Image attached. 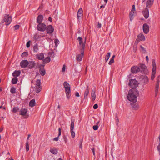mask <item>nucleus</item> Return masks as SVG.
<instances>
[{"label":"nucleus","mask_w":160,"mask_h":160,"mask_svg":"<svg viewBox=\"0 0 160 160\" xmlns=\"http://www.w3.org/2000/svg\"><path fill=\"white\" fill-rule=\"evenodd\" d=\"M138 95V91L134 89H131L129 91L127 98L129 101L135 102L137 101Z\"/></svg>","instance_id":"1"},{"label":"nucleus","mask_w":160,"mask_h":160,"mask_svg":"<svg viewBox=\"0 0 160 160\" xmlns=\"http://www.w3.org/2000/svg\"><path fill=\"white\" fill-rule=\"evenodd\" d=\"M38 30H54V29L52 25H49L48 27L44 23H39L37 26Z\"/></svg>","instance_id":"2"},{"label":"nucleus","mask_w":160,"mask_h":160,"mask_svg":"<svg viewBox=\"0 0 160 160\" xmlns=\"http://www.w3.org/2000/svg\"><path fill=\"white\" fill-rule=\"evenodd\" d=\"M63 86L65 88V91L67 98L68 99H69L71 96L70 86L67 82H64Z\"/></svg>","instance_id":"3"},{"label":"nucleus","mask_w":160,"mask_h":160,"mask_svg":"<svg viewBox=\"0 0 160 160\" xmlns=\"http://www.w3.org/2000/svg\"><path fill=\"white\" fill-rule=\"evenodd\" d=\"M152 70L151 79L152 80H153L155 77L157 69V66L154 60H153L152 61Z\"/></svg>","instance_id":"4"},{"label":"nucleus","mask_w":160,"mask_h":160,"mask_svg":"<svg viewBox=\"0 0 160 160\" xmlns=\"http://www.w3.org/2000/svg\"><path fill=\"white\" fill-rule=\"evenodd\" d=\"M12 21V18L11 16H9L8 15H6L4 18V19L1 22L0 24L3 23L4 22L5 23V24L6 25H8L10 24Z\"/></svg>","instance_id":"5"},{"label":"nucleus","mask_w":160,"mask_h":160,"mask_svg":"<svg viewBox=\"0 0 160 160\" xmlns=\"http://www.w3.org/2000/svg\"><path fill=\"white\" fill-rule=\"evenodd\" d=\"M78 40L79 42V46L81 48V50L83 49L84 50L86 40H84L82 38L78 37Z\"/></svg>","instance_id":"6"},{"label":"nucleus","mask_w":160,"mask_h":160,"mask_svg":"<svg viewBox=\"0 0 160 160\" xmlns=\"http://www.w3.org/2000/svg\"><path fill=\"white\" fill-rule=\"evenodd\" d=\"M84 52V50L83 49H81L80 50V53L77 54L76 59L77 62H80L82 61V58L83 56Z\"/></svg>","instance_id":"7"},{"label":"nucleus","mask_w":160,"mask_h":160,"mask_svg":"<svg viewBox=\"0 0 160 160\" xmlns=\"http://www.w3.org/2000/svg\"><path fill=\"white\" fill-rule=\"evenodd\" d=\"M138 82L135 79H131L129 81V85L131 88H136L138 85Z\"/></svg>","instance_id":"8"},{"label":"nucleus","mask_w":160,"mask_h":160,"mask_svg":"<svg viewBox=\"0 0 160 160\" xmlns=\"http://www.w3.org/2000/svg\"><path fill=\"white\" fill-rule=\"evenodd\" d=\"M27 112L28 110L27 109L22 108L20 111V114L21 115L23 116L24 118H27L29 116Z\"/></svg>","instance_id":"9"},{"label":"nucleus","mask_w":160,"mask_h":160,"mask_svg":"<svg viewBox=\"0 0 160 160\" xmlns=\"http://www.w3.org/2000/svg\"><path fill=\"white\" fill-rule=\"evenodd\" d=\"M145 39L144 36L142 33L139 34L135 42V44L137 45L138 42L141 41H144Z\"/></svg>","instance_id":"10"},{"label":"nucleus","mask_w":160,"mask_h":160,"mask_svg":"<svg viewBox=\"0 0 160 160\" xmlns=\"http://www.w3.org/2000/svg\"><path fill=\"white\" fill-rule=\"evenodd\" d=\"M40 81L38 79L37 80L36 83V92L38 93L41 90V88L40 86Z\"/></svg>","instance_id":"11"},{"label":"nucleus","mask_w":160,"mask_h":160,"mask_svg":"<svg viewBox=\"0 0 160 160\" xmlns=\"http://www.w3.org/2000/svg\"><path fill=\"white\" fill-rule=\"evenodd\" d=\"M82 12L83 10L81 8H80L78 12L77 19L78 20V22H81L80 20V18H81L83 16Z\"/></svg>","instance_id":"12"},{"label":"nucleus","mask_w":160,"mask_h":160,"mask_svg":"<svg viewBox=\"0 0 160 160\" xmlns=\"http://www.w3.org/2000/svg\"><path fill=\"white\" fill-rule=\"evenodd\" d=\"M140 69L137 66H134L132 67L131 69V71L133 73H137L139 71Z\"/></svg>","instance_id":"13"},{"label":"nucleus","mask_w":160,"mask_h":160,"mask_svg":"<svg viewBox=\"0 0 160 160\" xmlns=\"http://www.w3.org/2000/svg\"><path fill=\"white\" fill-rule=\"evenodd\" d=\"M28 62L26 60H23L20 63V66L22 68H25L28 66Z\"/></svg>","instance_id":"14"},{"label":"nucleus","mask_w":160,"mask_h":160,"mask_svg":"<svg viewBox=\"0 0 160 160\" xmlns=\"http://www.w3.org/2000/svg\"><path fill=\"white\" fill-rule=\"evenodd\" d=\"M147 8H148L146 7V9L143 12L144 16L146 19H147L148 18L149 15V10Z\"/></svg>","instance_id":"15"},{"label":"nucleus","mask_w":160,"mask_h":160,"mask_svg":"<svg viewBox=\"0 0 160 160\" xmlns=\"http://www.w3.org/2000/svg\"><path fill=\"white\" fill-rule=\"evenodd\" d=\"M136 12H131L130 13L129 17H130V20L131 21H132L134 17L136 15Z\"/></svg>","instance_id":"16"},{"label":"nucleus","mask_w":160,"mask_h":160,"mask_svg":"<svg viewBox=\"0 0 160 160\" xmlns=\"http://www.w3.org/2000/svg\"><path fill=\"white\" fill-rule=\"evenodd\" d=\"M43 19V17L42 15H39L37 18V21L38 24L42 23Z\"/></svg>","instance_id":"17"},{"label":"nucleus","mask_w":160,"mask_h":160,"mask_svg":"<svg viewBox=\"0 0 160 160\" xmlns=\"http://www.w3.org/2000/svg\"><path fill=\"white\" fill-rule=\"evenodd\" d=\"M36 58L40 60H42L44 58V55L42 53H40L36 55Z\"/></svg>","instance_id":"18"},{"label":"nucleus","mask_w":160,"mask_h":160,"mask_svg":"<svg viewBox=\"0 0 160 160\" xmlns=\"http://www.w3.org/2000/svg\"><path fill=\"white\" fill-rule=\"evenodd\" d=\"M153 0H147L146 3V8H149L152 4Z\"/></svg>","instance_id":"19"},{"label":"nucleus","mask_w":160,"mask_h":160,"mask_svg":"<svg viewBox=\"0 0 160 160\" xmlns=\"http://www.w3.org/2000/svg\"><path fill=\"white\" fill-rule=\"evenodd\" d=\"M143 81L145 84H147L148 82V77L146 76H143L141 77Z\"/></svg>","instance_id":"20"},{"label":"nucleus","mask_w":160,"mask_h":160,"mask_svg":"<svg viewBox=\"0 0 160 160\" xmlns=\"http://www.w3.org/2000/svg\"><path fill=\"white\" fill-rule=\"evenodd\" d=\"M43 67L44 66H41L40 69V73L42 76H44L45 74V70L43 69Z\"/></svg>","instance_id":"21"},{"label":"nucleus","mask_w":160,"mask_h":160,"mask_svg":"<svg viewBox=\"0 0 160 160\" xmlns=\"http://www.w3.org/2000/svg\"><path fill=\"white\" fill-rule=\"evenodd\" d=\"M35 66V63L34 62L31 61L28 62V66L29 68H31Z\"/></svg>","instance_id":"22"},{"label":"nucleus","mask_w":160,"mask_h":160,"mask_svg":"<svg viewBox=\"0 0 160 160\" xmlns=\"http://www.w3.org/2000/svg\"><path fill=\"white\" fill-rule=\"evenodd\" d=\"M139 108V104L137 103L134 104L132 105V108L134 110H138Z\"/></svg>","instance_id":"23"},{"label":"nucleus","mask_w":160,"mask_h":160,"mask_svg":"<svg viewBox=\"0 0 160 160\" xmlns=\"http://www.w3.org/2000/svg\"><path fill=\"white\" fill-rule=\"evenodd\" d=\"M20 74V72L19 71H15L12 73V75L13 77H16L18 76Z\"/></svg>","instance_id":"24"},{"label":"nucleus","mask_w":160,"mask_h":160,"mask_svg":"<svg viewBox=\"0 0 160 160\" xmlns=\"http://www.w3.org/2000/svg\"><path fill=\"white\" fill-rule=\"evenodd\" d=\"M50 151L53 154H56L58 152V150L57 149L53 148H50Z\"/></svg>","instance_id":"25"},{"label":"nucleus","mask_w":160,"mask_h":160,"mask_svg":"<svg viewBox=\"0 0 160 160\" xmlns=\"http://www.w3.org/2000/svg\"><path fill=\"white\" fill-rule=\"evenodd\" d=\"M35 101L34 99H33L30 101L29 102V105L31 107H32L35 105Z\"/></svg>","instance_id":"26"},{"label":"nucleus","mask_w":160,"mask_h":160,"mask_svg":"<svg viewBox=\"0 0 160 160\" xmlns=\"http://www.w3.org/2000/svg\"><path fill=\"white\" fill-rule=\"evenodd\" d=\"M91 95L92 100L93 101H94L95 100V98H96L95 91H94L92 90V91L91 93Z\"/></svg>","instance_id":"27"},{"label":"nucleus","mask_w":160,"mask_h":160,"mask_svg":"<svg viewBox=\"0 0 160 160\" xmlns=\"http://www.w3.org/2000/svg\"><path fill=\"white\" fill-rule=\"evenodd\" d=\"M88 93H89V90H88V88H87L86 89V90L85 91L84 95V98H87L88 95Z\"/></svg>","instance_id":"28"},{"label":"nucleus","mask_w":160,"mask_h":160,"mask_svg":"<svg viewBox=\"0 0 160 160\" xmlns=\"http://www.w3.org/2000/svg\"><path fill=\"white\" fill-rule=\"evenodd\" d=\"M149 28L148 25L146 24H144L143 26V30H149Z\"/></svg>","instance_id":"29"},{"label":"nucleus","mask_w":160,"mask_h":160,"mask_svg":"<svg viewBox=\"0 0 160 160\" xmlns=\"http://www.w3.org/2000/svg\"><path fill=\"white\" fill-rule=\"evenodd\" d=\"M50 58L49 57H48L45 58L43 60V62L45 63H47L50 62Z\"/></svg>","instance_id":"30"},{"label":"nucleus","mask_w":160,"mask_h":160,"mask_svg":"<svg viewBox=\"0 0 160 160\" xmlns=\"http://www.w3.org/2000/svg\"><path fill=\"white\" fill-rule=\"evenodd\" d=\"M18 81V78L16 77H14L12 80V83L13 84H16Z\"/></svg>","instance_id":"31"},{"label":"nucleus","mask_w":160,"mask_h":160,"mask_svg":"<svg viewBox=\"0 0 160 160\" xmlns=\"http://www.w3.org/2000/svg\"><path fill=\"white\" fill-rule=\"evenodd\" d=\"M74 121L72 120L70 127V130H74Z\"/></svg>","instance_id":"32"},{"label":"nucleus","mask_w":160,"mask_h":160,"mask_svg":"<svg viewBox=\"0 0 160 160\" xmlns=\"http://www.w3.org/2000/svg\"><path fill=\"white\" fill-rule=\"evenodd\" d=\"M71 135L72 137L74 138L75 135V133L74 130H70Z\"/></svg>","instance_id":"33"},{"label":"nucleus","mask_w":160,"mask_h":160,"mask_svg":"<svg viewBox=\"0 0 160 160\" xmlns=\"http://www.w3.org/2000/svg\"><path fill=\"white\" fill-rule=\"evenodd\" d=\"M110 56V52H108L107 55L106 56L105 58V60L106 61V62H107Z\"/></svg>","instance_id":"34"},{"label":"nucleus","mask_w":160,"mask_h":160,"mask_svg":"<svg viewBox=\"0 0 160 160\" xmlns=\"http://www.w3.org/2000/svg\"><path fill=\"white\" fill-rule=\"evenodd\" d=\"M159 81H158L157 83L156 86L155 88V91H158V89H159Z\"/></svg>","instance_id":"35"},{"label":"nucleus","mask_w":160,"mask_h":160,"mask_svg":"<svg viewBox=\"0 0 160 160\" xmlns=\"http://www.w3.org/2000/svg\"><path fill=\"white\" fill-rule=\"evenodd\" d=\"M140 67H141L142 69L144 70H146L147 69V68L146 66L144 64H141Z\"/></svg>","instance_id":"36"},{"label":"nucleus","mask_w":160,"mask_h":160,"mask_svg":"<svg viewBox=\"0 0 160 160\" xmlns=\"http://www.w3.org/2000/svg\"><path fill=\"white\" fill-rule=\"evenodd\" d=\"M140 50L143 53H145L146 52L145 49L142 46H140Z\"/></svg>","instance_id":"37"},{"label":"nucleus","mask_w":160,"mask_h":160,"mask_svg":"<svg viewBox=\"0 0 160 160\" xmlns=\"http://www.w3.org/2000/svg\"><path fill=\"white\" fill-rule=\"evenodd\" d=\"M28 52H23L22 53L21 56L22 57H24L27 56H28Z\"/></svg>","instance_id":"38"},{"label":"nucleus","mask_w":160,"mask_h":160,"mask_svg":"<svg viewBox=\"0 0 160 160\" xmlns=\"http://www.w3.org/2000/svg\"><path fill=\"white\" fill-rule=\"evenodd\" d=\"M16 91V89L14 87H12L10 90V92L12 93H15Z\"/></svg>","instance_id":"39"},{"label":"nucleus","mask_w":160,"mask_h":160,"mask_svg":"<svg viewBox=\"0 0 160 160\" xmlns=\"http://www.w3.org/2000/svg\"><path fill=\"white\" fill-rule=\"evenodd\" d=\"M26 149L27 151H28L29 150V146L28 141H27L26 143Z\"/></svg>","instance_id":"40"},{"label":"nucleus","mask_w":160,"mask_h":160,"mask_svg":"<svg viewBox=\"0 0 160 160\" xmlns=\"http://www.w3.org/2000/svg\"><path fill=\"white\" fill-rule=\"evenodd\" d=\"M18 110H19V108L18 107H14L13 108V111L14 112H17Z\"/></svg>","instance_id":"41"},{"label":"nucleus","mask_w":160,"mask_h":160,"mask_svg":"<svg viewBox=\"0 0 160 160\" xmlns=\"http://www.w3.org/2000/svg\"><path fill=\"white\" fill-rule=\"evenodd\" d=\"M114 62V59L111 58V59H110V61L109 62L108 64L109 65H111L112 63H113Z\"/></svg>","instance_id":"42"},{"label":"nucleus","mask_w":160,"mask_h":160,"mask_svg":"<svg viewBox=\"0 0 160 160\" xmlns=\"http://www.w3.org/2000/svg\"><path fill=\"white\" fill-rule=\"evenodd\" d=\"M54 43L55 44L56 46H57L59 44V41L57 39H55L54 41Z\"/></svg>","instance_id":"43"},{"label":"nucleus","mask_w":160,"mask_h":160,"mask_svg":"<svg viewBox=\"0 0 160 160\" xmlns=\"http://www.w3.org/2000/svg\"><path fill=\"white\" fill-rule=\"evenodd\" d=\"M34 51L35 52H37L38 50V46L37 45L35 46L33 48Z\"/></svg>","instance_id":"44"},{"label":"nucleus","mask_w":160,"mask_h":160,"mask_svg":"<svg viewBox=\"0 0 160 160\" xmlns=\"http://www.w3.org/2000/svg\"><path fill=\"white\" fill-rule=\"evenodd\" d=\"M66 69V66L65 64L63 65L62 67V72H64L65 71Z\"/></svg>","instance_id":"45"},{"label":"nucleus","mask_w":160,"mask_h":160,"mask_svg":"<svg viewBox=\"0 0 160 160\" xmlns=\"http://www.w3.org/2000/svg\"><path fill=\"white\" fill-rule=\"evenodd\" d=\"M159 143L158 146V149L159 151H160V134L159 137Z\"/></svg>","instance_id":"46"},{"label":"nucleus","mask_w":160,"mask_h":160,"mask_svg":"<svg viewBox=\"0 0 160 160\" xmlns=\"http://www.w3.org/2000/svg\"><path fill=\"white\" fill-rule=\"evenodd\" d=\"M19 27H20V26L19 25H15L14 26V29L15 30L18 29H19Z\"/></svg>","instance_id":"47"},{"label":"nucleus","mask_w":160,"mask_h":160,"mask_svg":"<svg viewBox=\"0 0 160 160\" xmlns=\"http://www.w3.org/2000/svg\"><path fill=\"white\" fill-rule=\"evenodd\" d=\"M131 12H136V11L135 10V5H133L132 6V10Z\"/></svg>","instance_id":"48"},{"label":"nucleus","mask_w":160,"mask_h":160,"mask_svg":"<svg viewBox=\"0 0 160 160\" xmlns=\"http://www.w3.org/2000/svg\"><path fill=\"white\" fill-rule=\"evenodd\" d=\"M93 128L94 130H96L98 128V126L97 125H94L93 126Z\"/></svg>","instance_id":"49"},{"label":"nucleus","mask_w":160,"mask_h":160,"mask_svg":"<svg viewBox=\"0 0 160 160\" xmlns=\"http://www.w3.org/2000/svg\"><path fill=\"white\" fill-rule=\"evenodd\" d=\"M30 41H29L27 43L26 46L27 48H29L30 46Z\"/></svg>","instance_id":"50"},{"label":"nucleus","mask_w":160,"mask_h":160,"mask_svg":"<svg viewBox=\"0 0 160 160\" xmlns=\"http://www.w3.org/2000/svg\"><path fill=\"white\" fill-rule=\"evenodd\" d=\"M58 132H59V133H58V137H59V136H60L61 134V129L60 128H59Z\"/></svg>","instance_id":"51"},{"label":"nucleus","mask_w":160,"mask_h":160,"mask_svg":"<svg viewBox=\"0 0 160 160\" xmlns=\"http://www.w3.org/2000/svg\"><path fill=\"white\" fill-rule=\"evenodd\" d=\"M93 108L94 109H97L98 108V105L97 104H94L93 106Z\"/></svg>","instance_id":"52"},{"label":"nucleus","mask_w":160,"mask_h":160,"mask_svg":"<svg viewBox=\"0 0 160 160\" xmlns=\"http://www.w3.org/2000/svg\"><path fill=\"white\" fill-rule=\"evenodd\" d=\"M101 24L98 22V29H99L101 27Z\"/></svg>","instance_id":"53"},{"label":"nucleus","mask_w":160,"mask_h":160,"mask_svg":"<svg viewBox=\"0 0 160 160\" xmlns=\"http://www.w3.org/2000/svg\"><path fill=\"white\" fill-rule=\"evenodd\" d=\"M58 137L55 138L53 139V141H58Z\"/></svg>","instance_id":"54"},{"label":"nucleus","mask_w":160,"mask_h":160,"mask_svg":"<svg viewBox=\"0 0 160 160\" xmlns=\"http://www.w3.org/2000/svg\"><path fill=\"white\" fill-rule=\"evenodd\" d=\"M75 95L77 97H79V94L78 92H76L75 94Z\"/></svg>","instance_id":"55"},{"label":"nucleus","mask_w":160,"mask_h":160,"mask_svg":"<svg viewBox=\"0 0 160 160\" xmlns=\"http://www.w3.org/2000/svg\"><path fill=\"white\" fill-rule=\"evenodd\" d=\"M105 5H102L100 6V8H104L105 7Z\"/></svg>","instance_id":"56"},{"label":"nucleus","mask_w":160,"mask_h":160,"mask_svg":"<svg viewBox=\"0 0 160 160\" xmlns=\"http://www.w3.org/2000/svg\"><path fill=\"white\" fill-rule=\"evenodd\" d=\"M144 33L146 34H147L148 33L149 31H143Z\"/></svg>","instance_id":"57"},{"label":"nucleus","mask_w":160,"mask_h":160,"mask_svg":"<svg viewBox=\"0 0 160 160\" xmlns=\"http://www.w3.org/2000/svg\"><path fill=\"white\" fill-rule=\"evenodd\" d=\"M53 31H48V33H52Z\"/></svg>","instance_id":"58"},{"label":"nucleus","mask_w":160,"mask_h":160,"mask_svg":"<svg viewBox=\"0 0 160 160\" xmlns=\"http://www.w3.org/2000/svg\"><path fill=\"white\" fill-rule=\"evenodd\" d=\"M158 91H155V96L156 97L158 94Z\"/></svg>","instance_id":"59"},{"label":"nucleus","mask_w":160,"mask_h":160,"mask_svg":"<svg viewBox=\"0 0 160 160\" xmlns=\"http://www.w3.org/2000/svg\"><path fill=\"white\" fill-rule=\"evenodd\" d=\"M146 59L147 60V61L148 62L149 60V58L148 56L146 57Z\"/></svg>","instance_id":"60"},{"label":"nucleus","mask_w":160,"mask_h":160,"mask_svg":"<svg viewBox=\"0 0 160 160\" xmlns=\"http://www.w3.org/2000/svg\"><path fill=\"white\" fill-rule=\"evenodd\" d=\"M48 20L50 22H52V18L51 17H50L48 18Z\"/></svg>","instance_id":"61"},{"label":"nucleus","mask_w":160,"mask_h":160,"mask_svg":"<svg viewBox=\"0 0 160 160\" xmlns=\"http://www.w3.org/2000/svg\"><path fill=\"white\" fill-rule=\"evenodd\" d=\"M92 151L93 152V154L94 155H95V151H94V148L92 149Z\"/></svg>","instance_id":"62"},{"label":"nucleus","mask_w":160,"mask_h":160,"mask_svg":"<svg viewBox=\"0 0 160 160\" xmlns=\"http://www.w3.org/2000/svg\"><path fill=\"white\" fill-rule=\"evenodd\" d=\"M104 2H105V5H106V3H107L108 2V0H104Z\"/></svg>","instance_id":"63"},{"label":"nucleus","mask_w":160,"mask_h":160,"mask_svg":"<svg viewBox=\"0 0 160 160\" xmlns=\"http://www.w3.org/2000/svg\"><path fill=\"white\" fill-rule=\"evenodd\" d=\"M9 160H14L12 157H10L9 158Z\"/></svg>","instance_id":"64"}]
</instances>
